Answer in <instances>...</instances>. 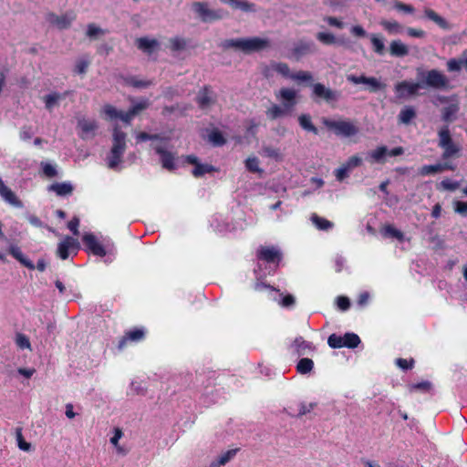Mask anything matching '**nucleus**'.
<instances>
[{"label": "nucleus", "instance_id": "nucleus-1", "mask_svg": "<svg viewBox=\"0 0 467 467\" xmlns=\"http://www.w3.org/2000/svg\"><path fill=\"white\" fill-rule=\"evenodd\" d=\"M127 134L118 126L113 129L112 147L109 155L107 157V165L111 170H116L122 161L126 150Z\"/></svg>", "mask_w": 467, "mask_h": 467}, {"label": "nucleus", "instance_id": "nucleus-2", "mask_svg": "<svg viewBox=\"0 0 467 467\" xmlns=\"http://www.w3.org/2000/svg\"><path fill=\"white\" fill-rule=\"evenodd\" d=\"M322 123L337 137L350 138L359 132L358 127L349 119L334 120L327 118L322 119Z\"/></svg>", "mask_w": 467, "mask_h": 467}, {"label": "nucleus", "instance_id": "nucleus-3", "mask_svg": "<svg viewBox=\"0 0 467 467\" xmlns=\"http://www.w3.org/2000/svg\"><path fill=\"white\" fill-rule=\"evenodd\" d=\"M438 146L443 150L442 160L459 157L461 146L453 141L451 130L448 125L442 126L438 130Z\"/></svg>", "mask_w": 467, "mask_h": 467}, {"label": "nucleus", "instance_id": "nucleus-4", "mask_svg": "<svg viewBox=\"0 0 467 467\" xmlns=\"http://www.w3.org/2000/svg\"><path fill=\"white\" fill-rule=\"evenodd\" d=\"M192 9L202 23H213L227 16L223 9H211L206 2H193Z\"/></svg>", "mask_w": 467, "mask_h": 467}, {"label": "nucleus", "instance_id": "nucleus-5", "mask_svg": "<svg viewBox=\"0 0 467 467\" xmlns=\"http://www.w3.org/2000/svg\"><path fill=\"white\" fill-rule=\"evenodd\" d=\"M312 98L316 101L324 100L327 103L330 104L333 102H337L339 99L340 92L327 88L322 83H316L313 85Z\"/></svg>", "mask_w": 467, "mask_h": 467}, {"label": "nucleus", "instance_id": "nucleus-6", "mask_svg": "<svg viewBox=\"0 0 467 467\" xmlns=\"http://www.w3.org/2000/svg\"><path fill=\"white\" fill-rule=\"evenodd\" d=\"M8 253L15 259H16L22 265L28 268L29 270H34L35 268H36L40 272H44L46 270L47 263L44 259H38L36 265H35L30 259L25 256L20 247H18L17 245H10L8 248Z\"/></svg>", "mask_w": 467, "mask_h": 467}, {"label": "nucleus", "instance_id": "nucleus-7", "mask_svg": "<svg viewBox=\"0 0 467 467\" xmlns=\"http://www.w3.org/2000/svg\"><path fill=\"white\" fill-rule=\"evenodd\" d=\"M147 330L140 327H135L126 331L118 342L119 350L124 349L129 343H139L145 339Z\"/></svg>", "mask_w": 467, "mask_h": 467}, {"label": "nucleus", "instance_id": "nucleus-8", "mask_svg": "<svg viewBox=\"0 0 467 467\" xmlns=\"http://www.w3.org/2000/svg\"><path fill=\"white\" fill-rule=\"evenodd\" d=\"M256 257L258 260L265 262L267 264H275L276 265L282 260V253L279 249L275 246H260L256 252Z\"/></svg>", "mask_w": 467, "mask_h": 467}, {"label": "nucleus", "instance_id": "nucleus-9", "mask_svg": "<svg viewBox=\"0 0 467 467\" xmlns=\"http://www.w3.org/2000/svg\"><path fill=\"white\" fill-rule=\"evenodd\" d=\"M425 85L437 89H445L449 86V79L441 71L431 69L425 73Z\"/></svg>", "mask_w": 467, "mask_h": 467}, {"label": "nucleus", "instance_id": "nucleus-10", "mask_svg": "<svg viewBox=\"0 0 467 467\" xmlns=\"http://www.w3.org/2000/svg\"><path fill=\"white\" fill-rule=\"evenodd\" d=\"M82 242L86 246L88 253L93 255L104 257L107 254V251L103 244L98 240L96 235L92 233H86L82 236Z\"/></svg>", "mask_w": 467, "mask_h": 467}, {"label": "nucleus", "instance_id": "nucleus-11", "mask_svg": "<svg viewBox=\"0 0 467 467\" xmlns=\"http://www.w3.org/2000/svg\"><path fill=\"white\" fill-rule=\"evenodd\" d=\"M217 96L209 85L203 86L197 93L196 103L199 108L205 109L215 104Z\"/></svg>", "mask_w": 467, "mask_h": 467}, {"label": "nucleus", "instance_id": "nucleus-12", "mask_svg": "<svg viewBox=\"0 0 467 467\" xmlns=\"http://www.w3.org/2000/svg\"><path fill=\"white\" fill-rule=\"evenodd\" d=\"M269 47V41L258 36L244 38V54H251L259 52Z\"/></svg>", "mask_w": 467, "mask_h": 467}, {"label": "nucleus", "instance_id": "nucleus-13", "mask_svg": "<svg viewBox=\"0 0 467 467\" xmlns=\"http://www.w3.org/2000/svg\"><path fill=\"white\" fill-rule=\"evenodd\" d=\"M289 348L293 352V354L297 356H304L315 350V347L312 342L306 341L303 337H296Z\"/></svg>", "mask_w": 467, "mask_h": 467}, {"label": "nucleus", "instance_id": "nucleus-14", "mask_svg": "<svg viewBox=\"0 0 467 467\" xmlns=\"http://www.w3.org/2000/svg\"><path fill=\"white\" fill-rule=\"evenodd\" d=\"M282 100L283 107L290 112L296 105V91L292 88H282L275 95Z\"/></svg>", "mask_w": 467, "mask_h": 467}, {"label": "nucleus", "instance_id": "nucleus-15", "mask_svg": "<svg viewBox=\"0 0 467 467\" xmlns=\"http://www.w3.org/2000/svg\"><path fill=\"white\" fill-rule=\"evenodd\" d=\"M74 19V14H64L57 16L55 13H48L47 15V22L53 26H56L59 29L68 28Z\"/></svg>", "mask_w": 467, "mask_h": 467}, {"label": "nucleus", "instance_id": "nucleus-16", "mask_svg": "<svg viewBox=\"0 0 467 467\" xmlns=\"http://www.w3.org/2000/svg\"><path fill=\"white\" fill-rule=\"evenodd\" d=\"M455 169V165L449 161H444L442 163L423 165L419 169V174L420 176H428L438 172H442L443 171H454Z\"/></svg>", "mask_w": 467, "mask_h": 467}, {"label": "nucleus", "instance_id": "nucleus-17", "mask_svg": "<svg viewBox=\"0 0 467 467\" xmlns=\"http://www.w3.org/2000/svg\"><path fill=\"white\" fill-rule=\"evenodd\" d=\"M78 129H79V137L83 140L93 137L98 129V123L94 119H80L78 121Z\"/></svg>", "mask_w": 467, "mask_h": 467}, {"label": "nucleus", "instance_id": "nucleus-18", "mask_svg": "<svg viewBox=\"0 0 467 467\" xmlns=\"http://www.w3.org/2000/svg\"><path fill=\"white\" fill-rule=\"evenodd\" d=\"M0 196L9 203L10 205L16 208H23L22 201L16 196V194L8 188L3 180L0 178Z\"/></svg>", "mask_w": 467, "mask_h": 467}, {"label": "nucleus", "instance_id": "nucleus-19", "mask_svg": "<svg viewBox=\"0 0 467 467\" xmlns=\"http://www.w3.org/2000/svg\"><path fill=\"white\" fill-rule=\"evenodd\" d=\"M420 88H423L420 83H413L404 80L399 82L395 86V90L400 98H403L405 96H412L417 94Z\"/></svg>", "mask_w": 467, "mask_h": 467}, {"label": "nucleus", "instance_id": "nucleus-20", "mask_svg": "<svg viewBox=\"0 0 467 467\" xmlns=\"http://www.w3.org/2000/svg\"><path fill=\"white\" fill-rule=\"evenodd\" d=\"M78 242L71 236H66L57 245V254L62 260H67L69 256V248L78 249Z\"/></svg>", "mask_w": 467, "mask_h": 467}, {"label": "nucleus", "instance_id": "nucleus-21", "mask_svg": "<svg viewBox=\"0 0 467 467\" xmlns=\"http://www.w3.org/2000/svg\"><path fill=\"white\" fill-rule=\"evenodd\" d=\"M155 152L160 155L161 162L164 169L173 171L176 168L175 157L173 153L166 150L162 146H156L154 148Z\"/></svg>", "mask_w": 467, "mask_h": 467}, {"label": "nucleus", "instance_id": "nucleus-22", "mask_svg": "<svg viewBox=\"0 0 467 467\" xmlns=\"http://www.w3.org/2000/svg\"><path fill=\"white\" fill-rule=\"evenodd\" d=\"M222 3L230 5L234 10H241L245 13L255 12V5L247 0H220Z\"/></svg>", "mask_w": 467, "mask_h": 467}, {"label": "nucleus", "instance_id": "nucleus-23", "mask_svg": "<svg viewBox=\"0 0 467 467\" xmlns=\"http://www.w3.org/2000/svg\"><path fill=\"white\" fill-rule=\"evenodd\" d=\"M389 51L394 57H404L409 55V47L401 40H392L389 44Z\"/></svg>", "mask_w": 467, "mask_h": 467}, {"label": "nucleus", "instance_id": "nucleus-24", "mask_svg": "<svg viewBox=\"0 0 467 467\" xmlns=\"http://www.w3.org/2000/svg\"><path fill=\"white\" fill-rule=\"evenodd\" d=\"M424 16L435 23L441 29L449 30L451 28L448 21L431 8L424 9Z\"/></svg>", "mask_w": 467, "mask_h": 467}, {"label": "nucleus", "instance_id": "nucleus-25", "mask_svg": "<svg viewBox=\"0 0 467 467\" xmlns=\"http://www.w3.org/2000/svg\"><path fill=\"white\" fill-rule=\"evenodd\" d=\"M389 152L387 146H379L375 150L368 152V161L371 163H385L386 157Z\"/></svg>", "mask_w": 467, "mask_h": 467}, {"label": "nucleus", "instance_id": "nucleus-26", "mask_svg": "<svg viewBox=\"0 0 467 467\" xmlns=\"http://www.w3.org/2000/svg\"><path fill=\"white\" fill-rule=\"evenodd\" d=\"M190 39L181 37V36H174L169 39V49L173 52H180L186 50L189 47Z\"/></svg>", "mask_w": 467, "mask_h": 467}, {"label": "nucleus", "instance_id": "nucleus-27", "mask_svg": "<svg viewBox=\"0 0 467 467\" xmlns=\"http://www.w3.org/2000/svg\"><path fill=\"white\" fill-rule=\"evenodd\" d=\"M460 107L457 103H451L441 109V119L446 123L453 122L457 118Z\"/></svg>", "mask_w": 467, "mask_h": 467}, {"label": "nucleus", "instance_id": "nucleus-28", "mask_svg": "<svg viewBox=\"0 0 467 467\" xmlns=\"http://www.w3.org/2000/svg\"><path fill=\"white\" fill-rule=\"evenodd\" d=\"M48 190L56 192L58 196H66L70 195L74 189L69 182H55L49 186Z\"/></svg>", "mask_w": 467, "mask_h": 467}, {"label": "nucleus", "instance_id": "nucleus-29", "mask_svg": "<svg viewBox=\"0 0 467 467\" xmlns=\"http://www.w3.org/2000/svg\"><path fill=\"white\" fill-rule=\"evenodd\" d=\"M299 126L306 131L314 135L318 134V129L313 124L312 118L309 114H301L298 116Z\"/></svg>", "mask_w": 467, "mask_h": 467}, {"label": "nucleus", "instance_id": "nucleus-30", "mask_svg": "<svg viewBox=\"0 0 467 467\" xmlns=\"http://www.w3.org/2000/svg\"><path fill=\"white\" fill-rule=\"evenodd\" d=\"M416 110L411 106H405L398 115L399 123L410 124L416 118Z\"/></svg>", "mask_w": 467, "mask_h": 467}, {"label": "nucleus", "instance_id": "nucleus-31", "mask_svg": "<svg viewBox=\"0 0 467 467\" xmlns=\"http://www.w3.org/2000/svg\"><path fill=\"white\" fill-rule=\"evenodd\" d=\"M158 45L159 43L156 39H149L148 37H140L137 39L138 48L148 54H151Z\"/></svg>", "mask_w": 467, "mask_h": 467}, {"label": "nucleus", "instance_id": "nucleus-32", "mask_svg": "<svg viewBox=\"0 0 467 467\" xmlns=\"http://www.w3.org/2000/svg\"><path fill=\"white\" fill-rule=\"evenodd\" d=\"M288 113L289 112L286 109H285L284 107L277 105V104H273L265 111V115H266L267 119H271V120H275V119L281 118Z\"/></svg>", "mask_w": 467, "mask_h": 467}, {"label": "nucleus", "instance_id": "nucleus-33", "mask_svg": "<svg viewBox=\"0 0 467 467\" xmlns=\"http://www.w3.org/2000/svg\"><path fill=\"white\" fill-rule=\"evenodd\" d=\"M342 340L344 344V348H356L361 343L360 337L358 335L353 332H348L344 336H342Z\"/></svg>", "mask_w": 467, "mask_h": 467}, {"label": "nucleus", "instance_id": "nucleus-34", "mask_svg": "<svg viewBox=\"0 0 467 467\" xmlns=\"http://www.w3.org/2000/svg\"><path fill=\"white\" fill-rule=\"evenodd\" d=\"M237 449L228 450L218 457L217 460L212 462L209 467H221L225 465L236 454Z\"/></svg>", "mask_w": 467, "mask_h": 467}, {"label": "nucleus", "instance_id": "nucleus-35", "mask_svg": "<svg viewBox=\"0 0 467 467\" xmlns=\"http://www.w3.org/2000/svg\"><path fill=\"white\" fill-rule=\"evenodd\" d=\"M311 222L318 229L322 231H327L333 227V223L326 218L318 216L317 213L311 215Z\"/></svg>", "mask_w": 467, "mask_h": 467}, {"label": "nucleus", "instance_id": "nucleus-36", "mask_svg": "<svg viewBox=\"0 0 467 467\" xmlns=\"http://www.w3.org/2000/svg\"><path fill=\"white\" fill-rule=\"evenodd\" d=\"M66 97V94L61 95L57 92H53L50 94L46 95L43 99L45 102L46 109L49 111L53 109L54 106L57 104L58 100L61 99H64Z\"/></svg>", "mask_w": 467, "mask_h": 467}, {"label": "nucleus", "instance_id": "nucleus-37", "mask_svg": "<svg viewBox=\"0 0 467 467\" xmlns=\"http://www.w3.org/2000/svg\"><path fill=\"white\" fill-rule=\"evenodd\" d=\"M370 41L372 44L373 51L379 56H383L386 50L383 37L377 35H372L370 36Z\"/></svg>", "mask_w": 467, "mask_h": 467}, {"label": "nucleus", "instance_id": "nucleus-38", "mask_svg": "<svg viewBox=\"0 0 467 467\" xmlns=\"http://www.w3.org/2000/svg\"><path fill=\"white\" fill-rule=\"evenodd\" d=\"M90 65L88 57H84L77 60L73 72L77 75H85Z\"/></svg>", "mask_w": 467, "mask_h": 467}, {"label": "nucleus", "instance_id": "nucleus-39", "mask_svg": "<svg viewBox=\"0 0 467 467\" xmlns=\"http://www.w3.org/2000/svg\"><path fill=\"white\" fill-rule=\"evenodd\" d=\"M272 70L280 74L284 78H290L292 73L290 72V67L286 63L284 62H272L270 65Z\"/></svg>", "mask_w": 467, "mask_h": 467}, {"label": "nucleus", "instance_id": "nucleus-40", "mask_svg": "<svg viewBox=\"0 0 467 467\" xmlns=\"http://www.w3.org/2000/svg\"><path fill=\"white\" fill-rule=\"evenodd\" d=\"M313 360L308 358H303L297 362L296 371L299 374H307L313 369Z\"/></svg>", "mask_w": 467, "mask_h": 467}, {"label": "nucleus", "instance_id": "nucleus-41", "mask_svg": "<svg viewBox=\"0 0 467 467\" xmlns=\"http://www.w3.org/2000/svg\"><path fill=\"white\" fill-rule=\"evenodd\" d=\"M215 171V168L210 164L198 163L192 170V173L195 178H200L206 173H211Z\"/></svg>", "mask_w": 467, "mask_h": 467}, {"label": "nucleus", "instance_id": "nucleus-42", "mask_svg": "<svg viewBox=\"0 0 467 467\" xmlns=\"http://www.w3.org/2000/svg\"><path fill=\"white\" fill-rule=\"evenodd\" d=\"M380 26L389 34L400 33L402 29L400 24L395 20H381Z\"/></svg>", "mask_w": 467, "mask_h": 467}, {"label": "nucleus", "instance_id": "nucleus-43", "mask_svg": "<svg viewBox=\"0 0 467 467\" xmlns=\"http://www.w3.org/2000/svg\"><path fill=\"white\" fill-rule=\"evenodd\" d=\"M125 82L127 85L137 88H145L153 85L152 80H141L138 79L136 77H129L125 79Z\"/></svg>", "mask_w": 467, "mask_h": 467}, {"label": "nucleus", "instance_id": "nucleus-44", "mask_svg": "<svg viewBox=\"0 0 467 467\" xmlns=\"http://www.w3.org/2000/svg\"><path fill=\"white\" fill-rule=\"evenodd\" d=\"M102 112L105 116V119L108 120L118 119L120 116V110H118L114 106L110 104L104 105Z\"/></svg>", "mask_w": 467, "mask_h": 467}, {"label": "nucleus", "instance_id": "nucleus-45", "mask_svg": "<svg viewBox=\"0 0 467 467\" xmlns=\"http://www.w3.org/2000/svg\"><path fill=\"white\" fill-rule=\"evenodd\" d=\"M16 438L17 441V446L20 450L24 451H30L32 449L31 443L25 441L23 433H22V428L17 427L16 429Z\"/></svg>", "mask_w": 467, "mask_h": 467}, {"label": "nucleus", "instance_id": "nucleus-46", "mask_svg": "<svg viewBox=\"0 0 467 467\" xmlns=\"http://www.w3.org/2000/svg\"><path fill=\"white\" fill-rule=\"evenodd\" d=\"M245 168L254 173L262 174L264 170L259 167V160L256 157H248L245 160Z\"/></svg>", "mask_w": 467, "mask_h": 467}, {"label": "nucleus", "instance_id": "nucleus-47", "mask_svg": "<svg viewBox=\"0 0 467 467\" xmlns=\"http://www.w3.org/2000/svg\"><path fill=\"white\" fill-rule=\"evenodd\" d=\"M432 384L428 380L421 381L420 383H414L409 386V389L410 392L413 391H420L423 393H428L431 390Z\"/></svg>", "mask_w": 467, "mask_h": 467}, {"label": "nucleus", "instance_id": "nucleus-48", "mask_svg": "<svg viewBox=\"0 0 467 467\" xmlns=\"http://www.w3.org/2000/svg\"><path fill=\"white\" fill-rule=\"evenodd\" d=\"M223 48H234L244 52V38L226 39L223 42Z\"/></svg>", "mask_w": 467, "mask_h": 467}, {"label": "nucleus", "instance_id": "nucleus-49", "mask_svg": "<svg viewBox=\"0 0 467 467\" xmlns=\"http://www.w3.org/2000/svg\"><path fill=\"white\" fill-rule=\"evenodd\" d=\"M290 78L300 82H311L313 81V75L309 71L299 70L296 73H292Z\"/></svg>", "mask_w": 467, "mask_h": 467}, {"label": "nucleus", "instance_id": "nucleus-50", "mask_svg": "<svg viewBox=\"0 0 467 467\" xmlns=\"http://www.w3.org/2000/svg\"><path fill=\"white\" fill-rule=\"evenodd\" d=\"M209 140L214 146H223L226 143L225 138L218 130H212L209 134Z\"/></svg>", "mask_w": 467, "mask_h": 467}, {"label": "nucleus", "instance_id": "nucleus-51", "mask_svg": "<svg viewBox=\"0 0 467 467\" xmlns=\"http://www.w3.org/2000/svg\"><path fill=\"white\" fill-rule=\"evenodd\" d=\"M459 186L460 183L458 182L451 181L450 179H444L437 185V189L453 192L457 190Z\"/></svg>", "mask_w": 467, "mask_h": 467}, {"label": "nucleus", "instance_id": "nucleus-52", "mask_svg": "<svg viewBox=\"0 0 467 467\" xmlns=\"http://www.w3.org/2000/svg\"><path fill=\"white\" fill-rule=\"evenodd\" d=\"M383 234L385 236H390V237L396 238L399 241H402L404 238L403 233L401 231L396 229L395 227H393L390 224H388L384 227Z\"/></svg>", "mask_w": 467, "mask_h": 467}, {"label": "nucleus", "instance_id": "nucleus-53", "mask_svg": "<svg viewBox=\"0 0 467 467\" xmlns=\"http://www.w3.org/2000/svg\"><path fill=\"white\" fill-rule=\"evenodd\" d=\"M16 344L21 349H31V343L29 341V338L25 334H16Z\"/></svg>", "mask_w": 467, "mask_h": 467}, {"label": "nucleus", "instance_id": "nucleus-54", "mask_svg": "<svg viewBox=\"0 0 467 467\" xmlns=\"http://www.w3.org/2000/svg\"><path fill=\"white\" fill-rule=\"evenodd\" d=\"M327 344L331 348H344L342 336L337 334H331L327 338Z\"/></svg>", "mask_w": 467, "mask_h": 467}, {"label": "nucleus", "instance_id": "nucleus-55", "mask_svg": "<svg viewBox=\"0 0 467 467\" xmlns=\"http://www.w3.org/2000/svg\"><path fill=\"white\" fill-rule=\"evenodd\" d=\"M317 39L325 45H332L336 43V36L331 33L318 32Z\"/></svg>", "mask_w": 467, "mask_h": 467}, {"label": "nucleus", "instance_id": "nucleus-56", "mask_svg": "<svg viewBox=\"0 0 467 467\" xmlns=\"http://www.w3.org/2000/svg\"><path fill=\"white\" fill-rule=\"evenodd\" d=\"M150 107V101L147 99H141L140 101L132 105L130 109L131 110V114L135 116L138 115L140 111L148 109Z\"/></svg>", "mask_w": 467, "mask_h": 467}, {"label": "nucleus", "instance_id": "nucleus-57", "mask_svg": "<svg viewBox=\"0 0 467 467\" xmlns=\"http://www.w3.org/2000/svg\"><path fill=\"white\" fill-rule=\"evenodd\" d=\"M41 167H42L43 173L47 178H53V177H56L57 175V169L52 164H50L48 162L42 161L41 162Z\"/></svg>", "mask_w": 467, "mask_h": 467}, {"label": "nucleus", "instance_id": "nucleus-58", "mask_svg": "<svg viewBox=\"0 0 467 467\" xmlns=\"http://www.w3.org/2000/svg\"><path fill=\"white\" fill-rule=\"evenodd\" d=\"M395 363L400 368L403 370H408L413 368L415 361L413 358L405 359L402 358H399L396 359Z\"/></svg>", "mask_w": 467, "mask_h": 467}, {"label": "nucleus", "instance_id": "nucleus-59", "mask_svg": "<svg viewBox=\"0 0 467 467\" xmlns=\"http://www.w3.org/2000/svg\"><path fill=\"white\" fill-rule=\"evenodd\" d=\"M316 407H317V403H315V402H310V403H307V404L305 403V402H301L299 404L297 417H302V416L309 413Z\"/></svg>", "mask_w": 467, "mask_h": 467}, {"label": "nucleus", "instance_id": "nucleus-60", "mask_svg": "<svg viewBox=\"0 0 467 467\" xmlns=\"http://www.w3.org/2000/svg\"><path fill=\"white\" fill-rule=\"evenodd\" d=\"M367 85L369 86L370 92H376L379 89L384 88L385 85H383L379 79L374 77H368Z\"/></svg>", "mask_w": 467, "mask_h": 467}, {"label": "nucleus", "instance_id": "nucleus-61", "mask_svg": "<svg viewBox=\"0 0 467 467\" xmlns=\"http://www.w3.org/2000/svg\"><path fill=\"white\" fill-rule=\"evenodd\" d=\"M362 159L358 155H353L348 159L344 165L350 171L356 167L360 166Z\"/></svg>", "mask_w": 467, "mask_h": 467}, {"label": "nucleus", "instance_id": "nucleus-62", "mask_svg": "<svg viewBox=\"0 0 467 467\" xmlns=\"http://www.w3.org/2000/svg\"><path fill=\"white\" fill-rule=\"evenodd\" d=\"M394 8L398 11H402L407 14L414 13L415 9L411 5L402 3L400 1L396 0L394 2Z\"/></svg>", "mask_w": 467, "mask_h": 467}, {"label": "nucleus", "instance_id": "nucleus-63", "mask_svg": "<svg viewBox=\"0 0 467 467\" xmlns=\"http://www.w3.org/2000/svg\"><path fill=\"white\" fill-rule=\"evenodd\" d=\"M263 153L265 156L272 159L278 160L280 158V151L278 149L271 147V146H265L263 148Z\"/></svg>", "mask_w": 467, "mask_h": 467}, {"label": "nucleus", "instance_id": "nucleus-64", "mask_svg": "<svg viewBox=\"0 0 467 467\" xmlns=\"http://www.w3.org/2000/svg\"><path fill=\"white\" fill-rule=\"evenodd\" d=\"M454 212L462 216L467 215V202L455 201L453 202Z\"/></svg>", "mask_w": 467, "mask_h": 467}]
</instances>
